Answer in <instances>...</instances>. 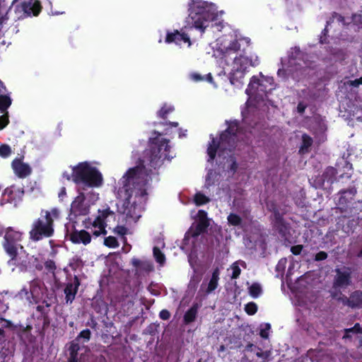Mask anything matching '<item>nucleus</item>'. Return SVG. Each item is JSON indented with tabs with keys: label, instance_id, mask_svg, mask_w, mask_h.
Wrapping results in <instances>:
<instances>
[{
	"label": "nucleus",
	"instance_id": "4468645a",
	"mask_svg": "<svg viewBox=\"0 0 362 362\" xmlns=\"http://www.w3.org/2000/svg\"><path fill=\"white\" fill-rule=\"evenodd\" d=\"M343 304L348 305L352 308H362V291H355L349 298L346 297L339 298Z\"/></svg>",
	"mask_w": 362,
	"mask_h": 362
},
{
	"label": "nucleus",
	"instance_id": "e433bc0d",
	"mask_svg": "<svg viewBox=\"0 0 362 362\" xmlns=\"http://www.w3.org/2000/svg\"><path fill=\"white\" fill-rule=\"evenodd\" d=\"M257 310V307L255 303H247L245 307V312L249 315H254Z\"/></svg>",
	"mask_w": 362,
	"mask_h": 362
},
{
	"label": "nucleus",
	"instance_id": "2eb2a0df",
	"mask_svg": "<svg viewBox=\"0 0 362 362\" xmlns=\"http://www.w3.org/2000/svg\"><path fill=\"white\" fill-rule=\"evenodd\" d=\"M11 165L15 174L19 177H25L31 173L29 165L22 162L21 159H14Z\"/></svg>",
	"mask_w": 362,
	"mask_h": 362
},
{
	"label": "nucleus",
	"instance_id": "e2e57ef3",
	"mask_svg": "<svg viewBox=\"0 0 362 362\" xmlns=\"http://www.w3.org/2000/svg\"><path fill=\"white\" fill-rule=\"evenodd\" d=\"M221 350H223V349H224V348H223V346H221Z\"/></svg>",
	"mask_w": 362,
	"mask_h": 362
},
{
	"label": "nucleus",
	"instance_id": "0eeeda50",
	"mask_svg": "<svg viewBox=\"0 0 362 362\" xmlns=\"http://www.w3.org/2000/svg\"><path fill=\"white\" fill-rule=\"evenodd\" d=\"M59 216V211L53 209L51 211H42L41 217L35 221L30 231L32 240L37 241L44 237H50L54 232L53 221Z\"/></svg>",
	"mask_w": 362,
	"mask_h": 362
},
{
	"label": "nucleus",
	"instance_id": "b1692460",
	"mask_svg": "<svg viewBox=\"0 0 362 362\" xmlns=\"http://www.w3.org/2000/svg\"><path fill=\"white\" fill-rule=\"evenodd\" d=\"M218 175L215 171L209 170L206 176L205 186L209 187L215 184L218 180Z\"/></svg>",
	"mask_w": 362,
	"mask_h": 362
},
{
	"label": "nucleus",
	"instance_id": "f3484780",
	"mask_svg": "<svg viewBox=\"0 0 362 362\" xmlns=\"http://www.w3.org/2000/svg\"><path fill=\"white\" fill-rule=\"evenodd\" d=\"M80 283L76 276L74 277V281L68 283L64 288L66 303H72L75 298L78 288Z\"/></svg>",
	"mask_w": 362,
	"mask_h": 362
},
{
	"label": "nucleus",
	"instance_id": "423d86ee",
	"mask_svg": "<svg viewBox=\"0 0 362 362\" xmlns=\"http://www.w3.org/2000/svg\"><path fill=\"white\" fill-rule=\"evenodd\" d=\"M22 240V233L8 228L4 235L3 243L6 252L11 257L8 264L19 266L21 269L26 268L30 262L28 255L23 250V247L19 244Z\"/></svg>",
	"mask_w": 362,
	"mask_h": 362
},
{
	"label": "nucleus",
	"instance_id": "4d7b16f0",
	"mask_svg": "<svg viewBox=\"0 0 362 362\" xmlns=\"http://www.w3.org/2000/svg\"><path fill=\"white\" fill-rule=\"evenodd\" d=\"M64 12H52V14L53 15H58V14H60V13H63Z\"/></svg>",
	"mask_w": 362,
	"mask_h": 362
},
{
	"label": "nucleus",
	"instance_id": "f257e3e1",
	"mask_svg": "<svg viewBox=\"0 0 362 362\" xmlns=\"http://www.w3.org/2000/svg\"><path fill=\"white\" fill-rule=\"evenodd\" d=\"M174 156L169 141L159 134L151 139L143 158L139 159L135 167L130 168L116 184L115 193L118 199V210L127 222L135 223L141 216L151 180L148 173L151 170L146 169V166L156 168L164 160H169Z\"/></svg>",
	"mask_w": 362,
	"mask_h": 362
},
{
	"label": "nucleus",
	"instance_id": "aec40b11",
	"mask_svg": "<svg viewBox=\"0 0 362 362\" xmlns=\"http://www.w3.org/2000/svg\"><path fill=\"white\" fill-rule=\"evenodd\" d=\"M337 275L334 282V286L337 288H343L349 284L350 272L348 269L344 271L337 270Z\"/></svg>",
	"mask_w": 362,
	"mask_h": 362
},
{
	"label": "nucleus",
	"instance_id": "5fc2aeb1",
	"mask_svg": "<svg viewBox=\"0 0 362 362\" xmlns=\"http://www.w3.org/2000/svg\"><path fill=\"white\" fill-rule=\"evenodd\" d=\"M229 158H230V162H231V168L233 170H235V162L233 160L232 158L230 156H229Z\"/></svg>",
	"mask_w": 362,
	"mask_h": 362
},
{
	"label": "nucleus",
	"instance_id": "39448f33",
	"mask_svg": "<svg viewBox=\"0 0 362 362\" xmlns=\"http://www.w3.org/2000/svg\"><path fill=\"white\" fill-rule=\"evenodd\" d=\"M238 134H239L238 123L232 122L218 138L211 136V141L207 148L208 162L213 160L216 153L219 158H226L228 156V152H230L232 148L236 146L239 139Z\"/></svg>",
	"mask_w": 362,
	"mask_h": 362
},
{
	"label": "nucleus",
	"instance_id": "ddd939ff",
	"mask_svg": "<svg viewBox=\"0 0 362 362\" xmlns=\"http://www.w3.org/2000/svg\"><path fill=\"white\" fill-rule=\"evenodd\" d=\"M165 247V243L162 238H158L156 242L155 245L153 248V255L156 262L159 264L160 267H162L165 264V256L161 251V249Z\"/></svg>",
	"mask_w": 362,
	"mask_h": 362
},
{
	"label": "nucleus",
	"instance_id": "a878e982",
	"mask_svg": "<svg viewBox=\"0 0 362 362\" xmlns=\"http://www.w3.org/2000/svg\"><path fill=\"white\" fill-rule=\"evenodd\" d=\"M86 202L89 204V207L90 205L95 203L96 201L99 199L98 193L94 192L93 189L89 190L86 193H85Z\"/></svg>",
	"mask_w": 362,
	"mask_h": 362
},
{
	"label": "nucleus",
	"instance_id": "6ab92c4d",
	"mask_svg": "<svg viewBox=\"0 0 362 362\" xmlns=\"http://www.w3.org/2000/svg\"><path fill=\"white\" fill-rule=\"evenodd\" d=\"M219 270L216 269L211 276V278L208 284L203 283L201 286L202 291L208 294L214 291L218 286V281L219 279Z\"/></svg>",
	"mask_w": 362,
	"mask_h": 362
},
{
	"label": "nucleus",
	"instance_id": "4c0bfd02",
	"mask_svg": "<svg viewBox=\"0 0 362 362\" xmlns=\"http://www.w3.org/2000/svg\"><path fill=\"white\" fill-rule=\"evenodd\" d=\"M8 123V112H4V114L0 116V130L3 129Z\"/></svg>",
	"mask_w": 362,
	"mask_h": 362
},
{
	"label": "nucleus",
	"instance_id": "8fccbe9b",
	"mask_svg": "<svg viewBox=\"0 0 362 362\" xmlns=\"http://www.w3.org/2000/svg\"><path fill=\"white\" fill-rule=\"evenodd\" d=\"M305 105L303 103H300L298 105L297 110H298V112L303 113L305 110Z\"/></svg>",
	"mask_w": 362,
	"mask_h": 362
},
{
	"label": "nucleus",
	"instance_id": "cd10ccee",
	"mask_svg": "<svg viewBox=\"0 0 362 362\" xmlns=\"http://www.w3.org/2000/svg\"><path fill=\"white\" fill-rule=\"evenodd\" d=\"M249 289V293L252 298H257L259 297L262 293V287L260 284L257 283H254L250 287Z\"/></svg>",
	"mask_w": 362,
	"mask_h": 362
},
{
	"label": "nucleus",
	"instance_id": "20e7f679",
	"mask_svg": "<svg viewBox=\"0 0 362 362\" xmlns=\"http://www.w3.org/2000/svg\"><path fill=\"white\" fill-rule=\"evenodd\" d=\"M216 6L203 0H192L188 3L187 23L189 28H194L204 33L211 23L218 21L223 14Z\"/></svg>",
	"mask_w": 362,
	"mask_h": 362
},
{
	"label": "nucleus",
	"instance_id": "a211bd4d",
	"mask_svg": "<svg viewBox=\"0 0 362 362\" xmlns=\"http://www.w3.org/2000/svg\"><path fill=\"white\" fill-rule=\"evenodd\" d=\"M22 8L28 15L37 16L41 10L40 4L37 0H27L22 4Z\"/></svg>",
	"mask_w": 362,
	"mask_h": 362
},
{
	"label": "nucleus",
	"instance_id": "7ed1b4c3",
	"mask_svg": "<svg viewBox=\"0 0 362 362\" xmlns=\"http://www.w3.org/2000/svg\"><path fill=\"white\" fill-rule=\"evenodd\" d=\"M62 176L67 180L74 181L78 186V195L72 202L71 211L75 215H86L89 212V204L86 202V187H100L103 184L102 173L89 162H81L71 166Z\"/></svg>",
	"mask_w": 362,
	"mask_h": 362
},
{
	"label": "nucleus",
	"instance_id": "6e6552de",
	"mask_svg": "<svg viewBox=\"0 0 362 362\" xmlns=\"http://www.w3.org/2000/svg\"><path fill=\"white\" fill-rule=\"evenodd\" d=\"M193 218L195 222L187 232L181 246V248L187 252L189 250L192 251L196 247L199 235L203 233L209 225V219L207 218V214L204 211L199 210L196 216Z\"/></svg>",
	"mask_w": 362,
	"mask_h": 362
},
{
	"label": "nucleus",
	"instance_id": "603ef678",
	"mask_svg": "<svg viewBox=\"0 0 362 362\" xmlns=\"http://www.w3.org/2000/svg\"><path fill=\"white\" fill-rule=\"evenodd\" d=\"M69 362H78V357L76 355H73V356H70Z\"/></svg>",
	"mask_w": 362,
	"mask_h": 362
},
{
	"label": "nucleus",
	"instance_id": "79ce46f5",
	"mask_svg": "<svg viewBox=\"0 0 362 362\" xmlns=\"http://www.w3.org/2000/svg\"><path fill=\"white\" fill-rule=\"evenodd\" d=\"M346 83L350 86L357 87L359 85L362 84V76L358 79H356L354 81H348Z\"/></svg>",
	"mask_w": 362,
	"mask_h": 362
},
{
	"label": "nucleus",
	"instance_id": "2f4dec72",
	"mask_svg": "<svg viewBox=\"0 0 362 362\" xmlns=\"http://www.w3.org/2000/svg\"><path fill=\"white\" fill-rule=\"evenodd\" d=\"M194 202L197 205H202L209 202V198L201 193H197L194 196Z\"/></svg>",
	"mask_w": 362,
	"mask_h": 362
},
{
	"label": "nucleus",
	"instance_id": "13d9d810",
	"mask_svg": "<svg viewBox=\"0 0 362 362\" xmlns=\"http://www.w3.org/2000/svg\"><path fill=\"white\" fill-rule=\"evenodd\" d=\"M171 125L176 127H177L178 124L177 122H173L171 124Z\"/></svg>",
	"mask_w": 362,
	"mask_h": 362
},
{
	"label": "nucleus",
	"instance_id": "052dcab7",
	"mask_svg": "<svg viewBox=\"0 0 362 362\" xmlns=\"http://www.w3.org/2000/svg\"><path fill=\"white\" fill-rule=\"evenodd\" d=\"M2 231H3V228H2L1 226L0 225V235L1 234Z\"/></svg>",
	"mask_w": 362,
	"mask_h": 362
},
{
	"label": "nucleus",
	"instance_id": "3c124183",
	"mask_svg": "<svg viewBox=\"0 0 362 362\" xmlns=\"http://www.w3.org/2000/svg\"><path fill=\"white\" fill-rule=\"evenodd\" d=\"M199 281V279L198 277H193L191 281H190V283L189 284L192 285L193 284L194 286H195L198 282Z\"/></svg>",
	"mask_w": 362,
	"mask_h": 362
},
{
	"label": "nucleus",
	"instance_id": "9d476101",
	"mask_svg": "<svg viewBox=\"0 0 362 362\" xmlns=\"http://www.w3.org/2000/svg\"><path fill=\"white\" fill-rule=\"evenodd\" d=\"M114 217V213L109 209L98 210V216L92 221L88 219L84 222L85 228L90 230L93 234L98 237L100 235H105L107 222L110 218Z\"/></svg>",
	"mask_w": 362,
	"mask_h": 362
},
{
	"label": "nucleus",
	"instance_id": "473e14b6",
	"mask_svg": "<svg viewBox=\"0 0 362 362\" xmlns=\"http://www.w3.org/2000/svg\"><path fill=\"white\" fill-rule=\"evenodd\" d=\"M104 244L109 247L115 248L118 246L117 240V239L113 236H109L106 238L104 240Z\"/></svg>",
	"mask_w": 362,
	"mask_h": 362
},
{
	"label": "nucleus",
	"instance_id": "bb28decb",
	"mask_svg": "<svg viewBox=\"0 0 362 362\" xmlns=\"http://www.w3.org/2000/svg\"><path fill=\"white\" fill-rule=\"evenodd\" d=\"M240 266L244 267L245 266V262L243 261H238L231 265L230 269L232 270V279H236L239 276L241 271L240 268Z\"/></svg>",
	"mask_w": 362,
	"mask_h": 362
},
{
	"label": "nucleus",
	"instance_id": "49530a36",
	"mask_svg": "<svg viewBox=\"0 0 362 362\" xmlns=\"http://www.w3.org/2000/svg\"><path fill=\"white\" fill-rule=\"evenodd\" d=\"M159 315H160V317L163 320H168L170 316V313L166 310H161L160 312Z\"/></svg>",
	"mask_w": 362,
	"mask_h": 362
},
{
	"label": "nucleus",
	"instance_id": "bf43d9fd",
	"mask_svg": "<svg viewBox=\"0 0 362 362\" xmlns=\"http://www.w3.org/2000/svg\"><path fill=\"white\" fill-rule=\"evenodd\" d=\"M358 257H360L362 259V250L358 254Z\"/></svg>",
	"mask_w": 362,
	"mask_h": 362
},
{
	"label": "nucleus",
	"instance_id": "5701e85b",
	"mask_svg": "<svg viewBox=\"0 0 362 362\" xmlns=\"http://www.w3.org/2000/svg\"><path fill=\"white\" fill-rule=\"evenodd\" d=\"M12 100L10 96L6 95H0V111L3 113L6 112V110L11 105Z\"/></svg>",
	"mask_w": 362,
	"mask_h": 362
},
{
	"label": "nucleus",
	"instance_id": "ea45409f",
	"mask_svg": "<svg viewBox=\"0 0 362 362\" xmlns=\"http://www.w3.org/2000/svg\"><path fill=\"white\" fill-rule=\"evenodd\" d=\"M90 337V332L89 329H84L79 334L78 338H83L86 341H88Z\"/></svg>",
	"mask_w": 362,
	"mask_h": 362
},
{
	"label": "nucleus",
	"instance_id": "c03bdc74",
	"mask_svg": "<svg viewBox=\"0 0 362 362\" xmlns=\"http://www.w3.org/2000/svg\"><path fill=\"white\" fill-rule=\"evenodd\" d=\"M327 253L325 252H320L315 255V260L316 261H320L325 259L327 258Z\"/></svg>",
	"mask_w": 362,
	"mask_h": 362
},
{
	"label": "nucleus",
	"instance_id": "1a4fd4ad",
	"mask_svg": "<svg viewBox=\"0 0 362 362\" xmlns=\"http://www.w3.org/2000/svg\"><path fill=\"white\" fill-rule=\"evenodd\" d=\"M274 88L273 78L260 74L257 76H255L251 78L245 93L248 95H255L257 98L264 100V96L267 97V93Z\"/></svg>",
	"mask_w": 362,
	"mask_h": 362
},
{
	"label": "nucleus",
	"instance_id": "a18cd8bd",
	"mask_svg": "<svg viewBox=\"0 0 362 362\" xmlns=\"http://www.w3.org/2000/svg\"><path fill=\"white\" fill-rule=\"evenodd\" d=\"M58 197L61 201H64V199L66 197V192L65 187H62L59 194Z\"/></svg>",
	"mask_w": 362,
	"mask_h": 362
},
{
	"label": "nucleus",
	"instance_id": "de8ad7c7",
	"mask_svg": "<svg viewBox=\"0 0 362 362\" xmlns=\"http://www.w3.org/2000/svg\"><path fill=\"white\" fill-rule=\"evenodd\" d=\"M346 332H361L362 333V328L359 326L358 324H356L353 328L349 329L346 330Z\"/></svg>",
	"mask_w": 362,
	"mask_h": 362
},
{
	"label": "nucleus",
	"instance_id": "7c9ffc66",
	"mask_svg": "<svg viewBox=\"0 0 362 362\" xmlns=\"http://www.w3.org/2000/svg\"><path fill=\"white\" fill-rule=\"evenodd\" d=\"M302 140H303V144L300 147V151L302 153H304L305 151H307L308 148L311 146L312 139L307 135H303L302 136Z\"/></svg>",
	"mask_w": 362,
	"mask_h": 362
},
{
	"label": "nucleus",
	"instance_id": "9b49d317",
	"mask_svg": "<svg viewBox=\"0 0 362 362\" xmlns=\"http://www.w3.org/2000/svg\"><path fill=\"white\" fill-rule=\"evenodd\" d=\"M46 293L47 289L43 282L39 279H35L29 284L28 288L23 287L18 293V296L21 298H25L29 303H32L42 300Z\"/></svg>",
	"mask_w": 362,
	"mask_h": 362
},
{
	"label": "nucleus",
	"instance_id": "c9c22d12",
	"mask_svg": "<svg viewBox=\"0 0 362 362\" xmlns=\"http://www.w3.org/2000/svg\"><path fill=\"white\" fill-rule=\"evenodd\" d=\"M11 154V149L8 145L0 146V156L3 158H7Z\"/></svg>",
	"mask_w": 362,
	"mask_h": 362
},
{
	"label": "nucleus",
	"instance_id": "680f3d73",
	"mask_svg": "<svg viewBox=\"0 0 362 362\" xmlns=\"http://www.w3.org/2000/svg\"><path fill=\"white\" fill-rule=\"evenodd\" d=\"M350 194L354 195L355 194V191H350Z\"/></svg>",
	"mask_w": 362,
	"mask_h": 362
},
{
	"label": "nucleus",
	"instance_id": "dca6fc26",
	"mask_svg": "<svg viewBox=\"0 0 362 362\" xmlns=\"http://www.w3.org/2000/svg\"><path fill=\"white\" fill-rule=\"evenodd\" d=\"M70 240L76 244L83 243L84 245L88 244L91 238L88 232L81 230H75L70 233Z\"/></svg>",
	"mask_w": 362,
	"mask_h": 362
},
{
	"label": "nucleus",
	"instance_id": "58836bf2",
	"mask_svg": "<svg viewBox=\"0 0 362 362\" xmlns=\"http://www.w3.org/2000/svg\"><path fill=\"white\" fill-rule=\"evenodd\" d=\"M79 349V346L77 342L73 341L69 347L70 356L76 355L77 356V351Z\"/></svg>",
	"mask_w": 362,
	"mask_h": 362
},
{
	"label": "nucleus",
	"instance_id": "f704fd0d",
	"mask_svg": "<svg viewBox=\"0 0 362 362\" xmlns=\"http://www.w3.org/2000/svg\"><path fill=\"white\" fill-rule=\"evenodd\" d=\"M173 110V106L165 105L163 107H161L158 114L160 117L164 118L166 116V115L171 112Z\"/></svg>",
	"mask_w": 362,
	"mask_h": 362
},
{
	"label": "nucleus",
	"instance_id": "412c9836",
	"mask_svg": "<svg viewBox=\"0 0 362 362\" xmlns=\"http://www.w3.org/2000/svg\"><path fill=\"white\" fill-rule=\"evenodd\" d=\"M132 263L139 272H149L153 270V265L150 260H141L136 258H133L132 259Z\"/></svg>",
	"mask_w": 362,
	"mask_h": 362
},
{
	"label": "nucleus",
	"instance_id": "72a5a7b5",
	"mask_svg": "<svg viewBox=\"0 0 362 362\" xmlns=\"http://www.w3.org/2000/svg\"><path fill=\"white\" fill-rule=\"evenodd\" d=\"M271 326L269 323H264L260 325V336L263 338H267Z\"/></svg>",
	"mask_w": 362,
	"mask_h": 362
},
{
	"label": "nucleus",
	"instance_id": "69168bd1",
	"mask_svg": "<svg viewBox=\"0 0 362 362\" xmlns=\"http://www.w3.org/2000/svg\"><path fill=\"white\" fill-rule=\"evenodd\" d=\"M330 170H331L332 173H334V169H332H332H330Z\"/></svg>",
	"mask_w": 362,
	"mask_h": 362
},
{
	"label": "nucleus",
	"instance_id": "0e129e2a",
	"mask_svg": "<svg viewBox=\"0 0 362 362\" xmlns=\"http://www.w3.org/2000/svg\"><path fill=\"white\" fill-rule=\"evenodd\" d=\"M161 42H162V40H161V39H159L158 42H160V43Z\"/></svg>",
	"mask_w": 362,
	"mask_h": 362
},
{
	"label": "nucleus",
	"instance_id": "f03ea898",
	"mask_svg": "<svg viewBox=\"0 0 362 362\" xmlns=\"http://www.w3.org/2000/svg\"><path fill=\"white\" fill-rule=\"evenodd\" d=\"M250 44L249 38L235 33L223 35L211 43L213 57L223 67L230 83L237 89L243 88L249 68L260 62L257 54H245V48Z\"/></svg>",
	"mask_w": 362,
	"mask_h": 362
},
{
	"label": "nucleus",
	"instance_id": "c756f323",
	"mask_svg": "<svg viewBox=\"0 0 362 362\" xmlns=\"http://www.w3.org/2000/svg\"><path fill=\"white\" fill-rule=\"evenodd\" d=\"M190 77L195 81L206 80L210 83L213 82V78L211 74H208L206 76H202L197 73H194L190 75Z\"/></svg>",
	"mask_w": 362,
	"mask_h": 362
},
{
	"label": "nucleus",
	"instance_id": "6e6d98bb",
	"mask_svg": "<svg viewBox=\"0 0 362 362\" xmlns=\"http://www.w3.org/2000/svg\"><path fill=\"white\" fill-rule=\"evenodd\" d=\"M313 354H314V351H310V352L308 353V356H309V357L312 358V357L313 356Z\"/></svg>",
	"mask_w": 362,
	"mask_h": 362
},
{
	"label": "nucleus",
	"instance_id": "393cba45",
	"mask_svg": "<svg viewBox=\"0 0 362 362\" xmlns=\"http://www.w3.org/2000/svg\"><path fill=\"white\" fill-rule=\"evenodd\" d=\"M197 314V308L194 306L189 308L184 315V320L185 323H189L193 322Z\"/></svg>",
	"mask_w": 362,
	"mask_h": 362
},
{
	"label": "nucleus",
	"instance_id": "f8f14e48",
	"mask_svg": "<svg viewBox=\"0 0 362 362\" xmlns=\"http://www.w3.org/2000/svg\"><path fill=\"white\" fill-rule=\"evenodd\" d=\"M165 42L168 44L175 43L178 46H181L182 43H187L188 47L192 45L189 36L186 33H181L177 30L167 31Z\"/></svg>",
	"mask_w": 362,
	"mask_h": 362
},
{
	"label": "nucleus",
	"instance_id": "864d4df0",
	"mask_svg": "<svg viewBox=\"0 0 362 362\" xmlns=\"http://www.w3.org/2000/svg\"><path fill=\"white\" fill-rule=\"evenodd\" d=\"M117 229H118V233H119L121 234H124L125 233V228H124L119 227Z\"/></svg>",
	"mask_w": 362,
	"mask_h": 362
},
{
	"label": "nucleus",
	"instance_id": "4be33fe9",
	"mask_svg": "<svg viewBox=\"0 0 362 362\" xmlns=\"http://www.w3.org/2000/svg\"><path fill=\"white\" fill-rule=\"evenodd\" d=\"M282 67L278 70L277 74L279 77L283 79L286 78L288 76L293 75V69L291 67L294 64V59H289L288 64H286L284 61L281 62Z\"/></svg>",
	"mask_w": 362,
	"mask_h": 362
},
{
	"label": "nucleus",
	"instance_id": "c85d7f7f",
	"mask_svg": "<svg viewBox=\"0 0 362 362\" xmlns=\"http://www.w3.org/2000/svg\"><path fill=\"white\" fill-rule=\"evenodd\" d=\"M228 224L233 226H240L242 224L241 218L235 214H230L227 218Z\"/></svg>",
	"mask_w": 362,
	"mask_h": 362
},
{
	"label": "nucleus",
	"instance_id": "37998d69",
	"mask_svg": "<svg viewBox=\"0 0 362 362\" xmlns=\"http://www.w3.org/2000/svg\"><path fill=\"white\" fill-rule=\"evenodd\" d=\"M303 249L302 245H296L291 247V250L293 255H299Z\"/></svg>",
	"mask_w": 362,
	"mask_h": 362
},
{
	"label": "nucleus",
	"instance_id": "09e8293b",
	"mask_svg": "<svg viewBox=\"0 0 362 362\" xmlns=\"http://www.w3.org/2000/svg\"><path fill=\"white\" fill-rule=\"evenodd\" d=\"M13 192V190L12 188H7L4 190V193H3V196L4 197H6V196H8V197H10Z\"/></svg>",
	"mask_w": 362,
	"mask_h": 362
},
{
	"label": "nucleus",
	"instance_id": "a19ab883",
	"mask_svg": "<svg viewBox=\"0 0 362 362\" xmlns=\"http://www.w3.org/2000/svg\"><path fill=\"white\" fill-rule=\"evenodd\" d=\"M286 262H287L286 259H281L276 265V270L277 271H284L286 267Z\"/></svg>",
	"mask_w": 362,
	"mask_h": 362
}]
</instances>
